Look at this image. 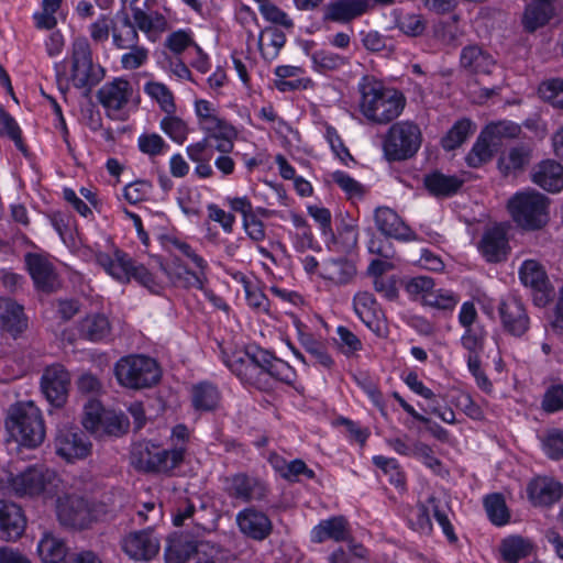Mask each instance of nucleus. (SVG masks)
Masks as SVG:
<instances>
[{"label": "nucleus", "mask_w": 563, "mask_h": 563, "mask_svg": "<svg viewBox=\"0 0 563 563\" xmlns=\"http://www.w3.org/2000/svg\"><path fill=\"white\" fill-rule=\"evenodd\" d=\"M360 92L362 113L367 120L377 124L394 121L406 106V98L401 92L385 88L380 82L367 77L360 84Z\"/></svg>", "instance_id": "1"}, {"label": "nucleus", "mask_w": 563, "mask_h": 563, "mask_svg": "<svg viewBox=\"0 0 563 563\" xmlns=\"http://www.w3.org/2000/svg\"><path fill=\"white\" fill-rule=\"evenodd\" d=\"M3 489L18 497H47L56 494L59 478L57 474L45 465L27 466L24 471L5 474L1 481Z\"/></svg>", "instance_id": "2"}, {"label": "nucleus", "mask_w": 563, "mask_h": 563, "mask_svg": "<svg viewBox=\"0 0 563 563\" xmlns=\"http://www.w3.org/2000/svg\"><path fill=\"white\" fill-rule=\"evenodd\" d=\"M5 426L10 434L27 448L38 446L45 438L41 410L33 401L18 402L9 409Z\"/></svg>", "instance_id": "3"}, {"label": "nucleus", "mask_w": 563, "mask_h": 563, "mask_svg": "<svg viewBox=\"0 0 563 563\" xmlns=\"http://www.w3.org/2000/svg\"><path fill=\"white\" fill-rule=\"evenodd\" d=\"M422 143L419 125L405 120L393 123L383 137V151L388 162H401L412 158Z\"/></svg>", "instance_id": "4"}, {"label": "nucleus", "mask_w": 563, "mask_h": 563, "mask_svg": "<svg viewBox=\"0 0 563 563\" xmlns=\"http://www.w3.org/2000/svg\"><path fill=\"white\" fill-rule=\"evenodd\" d=\"M550 199L537 191L526 190L516 194L508 201V209L514 221L521 228L537 230L549 221Z\"/></svg>", "instance_id": "5"}, {"label": "nucleus", "mask_w": 563, "mask_h": 563, "mask_svg": "<svg viewBox=\"0 0 563 563\" xmlns=\"http://www.w3.org/2000/svg\"><path fill=\"white\" fill-rule=\"evenodd\" d=\"M119 384L131 389L150 388L161 379L157 362L145 355H129L121 357L114 366Z\"/></svg>", "instance_id": "6"}, {"label": "nucleus", "mask_w": 563, "mask_h": 563, "mask_svg": "<svg viewBox=\"0 0 563 563\" xmlns=\"http://www.w3.org/2000/svg\"><path fill=\"white\" fill-rule=\"evenodd\" d=\"M104 77L103 68L93 62L92 49L86 37H77L71 44L68 80L75 88L88 95Z\"/></svg>", "instance_id": "7"}, {"label": "nucleus", "mask_w": 563, "mask_h": 563, "mask_svg": "<svg viewBox=\"0 0 563 563\" xmlns=\"http://www.w3.org/2000/svg\"><path fill=\"white\" fill-rule=\"evenodd\" d=\"M185 448L163 449L151 442L143 441L133 444L131 464L139 471L168 473L184 461Z\"/></svg>", "instance_id": "8"}, {"label": "nucleus", "mask_w": 563, "mask_h": 563, "mask_svg": "<svg viewBox=\"0 0 563 563\" xmlns=\"http://www.w3.org/2000/svg\"><path fill=\"white\" fill-rule=\"evenodd\" d=\"M183 256H174L165 264L163 271L170 280L184 288L203 289L207 283V262L194 249H180Z\"/></svg>", "instance_id": "9"}, {"label": "nucleus", "mask_w": 563, "mask_h": 563, "mask_svg": "<svg viewBox=\"0 0 563 563\" xmlns=\"http://www.w3.org/2000/svg\"><path fill=\"white\" fill-rule=\"evenodd\" d=\"M109 509L104 503L90 501L78 495L58 499L57 516L62 525L84 529L92 521L101 519Z\"/></svg>", "instance_id": "10"}, {"label": "nucleus", "mask_w": 563, "mask_h": 563, "mask_svg": "<svg viewBox=\"0 0 563 563\" xmlns=\"http://www.w3.org/2000/svg\"><path fill=\"white\" fill-rule=\"evenodd\" d=\"M97 263L113 278L120 282L136 279L143 286L152 289L155 286L153 275L143 266H135L133 261L120 249H107L96 254Z\"/></svg>", "instance_id": "11"}, {"label": "nucleus", "mask_w": 563, "mask_h": 563, "mask_svg": "<svg viewBox=\"0 0 563 563\" xmlns=\"http://www.w3.org/2000/svg\"><path fill=\"white\" fill-rule=\"evenodd\" d=\"M432 511L434 519L442 528L443 533L448 538L449 542L455 543L457 537L454 532V528L446 515L445 506L441 505L440 500L434 497H428L426 503H418L410 514V527L424 536H431L433 526L430 518Z\"/></svg>", "instance_id": "12"}, {"label": "nucleus", "mask_w": 563, "mask_h": 563, "mask_svg": "<svg viewBox=\"0 0 563 563\" xmlns=\"http://www.w3.org/2000/svg\"><path fill=\"white\" fill-rule=\"evenodd\" d=\"M521 283L531 289L532 301L537 307H545L555 297L554 287L551 284L543 267L536 261H525L519 271Z\"/></svg>", "instance_id": "13"}, {"label": "nucleus", "mask_w": 563, "mask_h": 563, "mask_svg": "<svg viewBox=\"0 0 563 563\" xmlns=\"http://www.w3.org/2000/svg\"><path fill=\"white\" fill-rule=\"evenodd\" d=\"M70 387V374L62 364L47 366L41 377V390L55 408L65 405Z\"/></svg>", "instance_id": "14"}, {"label": "nucleus", "mask_w": 563, "mask_h": 563, "mask_svg": "<svg viewBox=\"0 0 563 563\" xmlns=\"http://www.w3.org/2000/svg\"><path fill=\"white\" fill-rule=\"evenodd\" d=\"M498 312L503 329L508 334L520 338L529 330V316L523 302L517 296H508L501 299Z\"/></svg>", "instance_id": "15"}, {"label": "nucleus", "mask_w": 563, "mask_h": 563, "mask_svg": "<svg viewBox=\"0 0 563 563\" xmlns=\"http://www.w3.org/2000/svg\"><path fill=\"white\" fill-rule=\"evenodd\" d=\"M122 551L133 560L150 561L159 551V541L151 528L130 532L121 540Z\"/></svg>", "instance_id": "16"}, {"label": "nucleus", "mask_w": 563, "mask_h": 563, "mask_svg": "<svg viewBox=\"0 0 563 563\" xmlns=\"http://www.w3.org/2000/svg\"><path fill=\"white\" fill-rule=\"evenodd\" d=\"M460 67L470 76H489L497 67L493 55L478 44H471L462 48Z\"/></svg>", "instance_id": "17"}, {"label": "nucleus", "mask_w": 563, "mask_h": 563, "mask_svg": "<svg viewBox=\"0 0 563 563\" xmlns=\"http://www.w3.org/2000/svg\"><path fill=\"white\" fill-rule=\"evenodd\" d=\"M56 453L67 462L87 457L91 451V443L84 432L73 429L59 430L55 438Z\"/></svg>", "instance_id": "18"}, {"label": "nucleus", "mask_w": 563, "mask_h": 563, "mask_svg": "<svg viewBox=\"0 0 563 563\" xmlns=\"http://www.w3.org/2000/svg\"><path fill=\"white\" fill-rule=\"evenodd\" d=\"M227 493L231 498L243 503L263 501L267 497V487L264 483L245 473H239L227 478Z\"/></svg>", "instance_id": "19"}, {"label": "nucleus", "mask_w": 563, "mask_h": 563, "mask_svg": "<svg viewBox=\"0 0 563 563\" xmlns=\"http://www.w3.org/2000/svg\"><path fill=\"white\" fill-rule=\"evenodd\" d=\"M240 531L255 541H263L273 531V523L268 516L254 507H247L236 515Z\"/></svg>", "instance_id": "20"}, {"label": "nucleus", "mask_w": 563, "mask_h": 563, "mask_svg": "<svg viewBox=\"0 0 563 563\" xmlns=\"http://www.w3.org/2000/svg\"><path fill=\"white\" fill-rule=\"evenodd\" d=\"M530 178L548 192H560L563 189V166L554 159H544L531 168Z\"/></svg>", "instance_id": "21"}, {"label": "nucleus", "mask_w": 563, "mask_h": 563, "mask_svg": "<svg viewBox=\"0 0 563 563\" xmlns=\"http://www.w3.org/2000/svg\"><path fill=\"white\" fill-rule=\"evenodd\" d=\"M29 325L24 307L11 298L0 299V329L12 338L21 335Z\"/></svg>", "instance_id": "22"}, {"label": "nucleus", "mask_w": 563, "mask_h": 563, "mask_svg": "<svg viewBox=\"0 0 563 563\" xmlns=\"http://www.w3.org/2000/svg\"><path fill=\"white\" fill-rule=\"evenodd\" d=\"M558 0H530L525 7L521 23L523 30L533 33L545 26L556 15Z\"/></svg>", "instance_id": "23"}, {"label": "nucleus", "mask_w": 563, "mask_h": 563, "mask_svg": "<svg viewBox=\"0 0 563 563\" xmlns=\"http://www.w3.org/2000/svg\"><path fill=\"white\" fill-rule=\"evenodd\" d=\"M368 0H335L324 8L323 22L349 23L369 9Z\"/></svg>", "instance_id": "24"}, {"label": "nucleus", "mask_w": 563, "mask_h": 563, "mask_svg": "<svg viewBox=\"0 0 563 563\" xmlns=\"http://www.w3.org/2000/svg\"><path fill=\"white\" fill-rule=\"evenodd\" d=\"M25 517L20 506L0 500V539L14 541L24 532Z\"/></svg>", "instance_id": "25"}, {"label": "nucleus", "mask_w": 563, "mask_h": 563, "mask_svg": "<svg viewBox=\"0 0 563 563\" xmlns=\"http://www.w3.org/2000/svg\"><path fill=\"white\" fill-rule=\"evenodd\" d=\"M532 158V148L529 145L520 144L505 151L498 159L500 173L508 177H517L529 166Z\"/></svg>", "instance_id": "26"}, {"label": "nucleus", "mask_w": 563, "mask_h": 563, "mask_svg": "<svg viewBox=\"0 0 563 563\" xmlns=\"http://www.w3.org/2000/svg\"><path fill=\"white\" fill-rule=\"evenodd\" d=\"M131 95V84L126 79L117 78L103 85L97 92V98L104 108L119 111L128 103Z\"/></svg>", "instance_id": "27"}, {"label": "nucleus", "mask_w": 563, "mask_h": 563, "mask_svg": "<svg viewBox=\"0 0 563 563\" xmlns=\"http://www.w3.org/2000/svg\"><path fill=\"white\" fill-rule=\"evenodd\" d=\"M528 496L534 506H550L563 495L562 485L549 477H537L528 485Z\"/></svg>", "instance_id": "28"}, {"label": "nucleus", "mask_w": 563, "mask_h": 563, "mask_svg": "<svg viewBox=\"0 0 563 563\" xmlns=\"http://www.w3.org/2000/svg\"><path fill=\"white\" fill-rule=\"evenodd\" d=\"M375 222L378 230L386 236L398 241H410L412 231L389 208L380 207L375 211Z\"/></svg>", "instance_id": "29"}, {"label": "nucleus", "mask_w": 563, "mask_h": 563, "mask_svg": "<svg viewBox=\"0 0 563 563\" xmlns=\"http://www.w3.org/2000/svg\"><path fill=\"white\" fill-rule=\"evenodd\" d=\"M354 310L358 318L373 331L379 332L380 317L383 314L375 297L368 291H362L355 295Z\"/></svg>", "instance_id": "30"}, {"label": "nucleus", "mask_w": 563, "mask_h": 563, "mask_svg": "<svg viewBox=\"0 0 563 563\" xmlns=\"http://www.w3.org/2000/svg\"><path fill=\"white\" fill-rule=\"evenodd\" d=\"M119 22L112 24L111 36L118 49H128L139 43L140 35L129 13L123 8L117 14Z\"/></svg>", "instance_id": "31"}, {"label": "nucleus", "mask_w": 563, "mask_h": 563, "mask_svg": "<svg viewBox=\"0 0 563 563\" xmlns=\"http://www.w3.org/2000/svg\"><path fill=\"white\" fill-rule=\"evenodd\" d=\"M350 538V529L347 520L342 517H332L328 520H322L312 530V541L317 543L324 542L325 540H334L336 542L346 541Z\"/></svg>", "instance_id": "32"}, {"label": "nucleus", "mask_w": 563, "mask_h": 563, "mask_svg": "<svg viewBox=\"0 0 563 563\" xmlns=\"http://www.w3.org/2000/svg\"><path fill=\"white\" fill-rule=\"evenodd\" d=\"M77 330L80 339L100 342L110 334L111 325L104 314L93 313L80 320Z\"/></svg>", "instance_id": "33"}, {"label": "nucleus", "mask_w": 563, "mask_h": 563, "mask_svg": "<svg viewBox=\"0 0 563 563\" xmlns=\"http://www.w3.org/2000/svg\"><path fill=\"white\" fill-rule=\"evenodd\" d=\"M198 541L191 540L188 536H174L168 539L165 549L166 563H187L192 560Z\"/></svg>", "instance_id": "34"}, {"label": "nucleus", "mask_w": 563, "mask_h": 563, "mask_svg": "<svg viewBox=\"0 0 563 563\" xmlns=\"http://www.w3.org/2000/svg\"><path fill=\"white\" fill-rule=\"evenodd\" d=\"M25 263L30 275L38 287L46 289L52 286L54 278L53 265L45 255L27 253Z\"/></svg>", "instance_id": "35"}, {"label": "nucleus", "mask_w": 563, "mask_h": 563, "mask_svg": "<svg viewBox=\"0 0 563 563\" xmlns=\"http://www.w3.org/2000/svg\"><path fill=\"white\" fill-rule=\"evenodd\" d=\"M221 395L216 385L201 382L191 387V404L198 411H213L219 407Z\"/></svg>", "instance_id": "36"}, {"label": "nucleus", "mask_w": 563, "mask_h": 563, "mask_svg": "<svg viewBox=\"0 0 563 563\" xmlns=\"http://www.w3.org/2000/svg\"><path fill=\"white\" fill-rule=\"evenodd\" d=\"M423 184L431 195L448 197L457 192L463 185V180L456 176L433 172L424 176Z\"/></svg>", "instance_id": "37"}, {"label": "nucleus", "mask_w": 563, "mask_h": 563, "mask_svg": "<svg viewBox=\"0 0 563 563\" xmlns=\"http://www.w3.org/2000/svg\"><path fill=\"white\" fill-rule=\"evenodd\" d=\"M260 361L264 364L265 374H267L268 387L271 386V379L279 380L283 383L290 384L295 378V372L288 363L280 358L275 357L268 351L263 350Z\"/></svg>", "instance_id": "38"}, {"label": "nucleus", "mask_w": 563, "mask_h": 563, "mask_svg": "<svg viewBox=\"0 0 563 563\" xmlns=\"http://www.w3.org/2000/svg\"><path fill=\"white\" fill-rule=\"evenodd\" d=\"M37 553L43 563H60L67 555V547L63 540L46 534L37 544Z\"/></svg>", "instance_id": "39"}, {"label": "nucleus", "mask_w": 563, "mask_h": 563, "mask_svg": "<svg viewBox=\"0 0 563 563\" xmlns=\"http://www.w3.org/2000/svg\"><path fill=\"white\" fill-rule=\"evenodd\" d=\"M261 354H263V350L260 347L238 351L229 356L225 363L231 372L244 383V373H247L252 362L261 363Z\"/></svg>", "instance_id": "40"}, {"label": "nucleus", "mask_w": 563, "mask_h": 563, "mask_svg": "<svg viewBox=\"0 0 563 563\" xmlns=\"http://www.w3.org/2000/svg\"><path fill=\"white\" fill-rule=\"evenodd\" d=\"M531 550V543L519 536L503 540L500 545L501 555L508 563H518L521 559L527 558Z\"/></svg>", "instance_id": "41"}, {"label": "nucleus", "mask_w": 563, "mask_h": 563, "mask_svg": "<svg viewBox=\"0 0 563 563\" xmlns=\"http://www.w3.org/2000/svg\"><path fill=\"white\" fill-rule=\"evenodd\" d=\"M484 506L489 520L496 526H504L509 521L510 515L501 494H492L485 497Z\"/></svg>", "instance_id": "42"}, {"label": "nucleus", "mask_w": 563, "mask_h": 563, "mask_svg": "<svg viewBox=\"0 0 563 563\" xmlns=\"http://www.w3.org/2000/svg\"><path fill=\"white\" fill-rule=\"evenodd\" d=\"M324 269L328 278L339 284L347 283L356 274L354 264L341 257L327 261Z\"/></svg>", "instance_id": "43"}, {"label": "nucleus", "mask_w": 563, "mask_h": 563, "mask_svg": "<svg viewBox=\"0 0 563 563\" xmlns=\"http://www.w3.org/2000/svg\"><path fill=\"white\" fill-rule=\"evenodd\" d=\"M471 121L463 119L457 121L442 137L441 144L445 151H453L461 146L471 132Z\"/></svg>", "instance_id": "44"}, {"label": "nucleus", "mask_w": 563, "mask_h": 563, "mask_svg": "<svg viewBox=\"0 0 563 563\" xmlns=\"http://www.w3.org/2000/svg\"><path fill=\"white\" fill-rule=\"evenodd\" d=\"M406 292L412 299L420 298L422 302L426 300L427 295L434 288V279L429 276H415L402 280Z\"/></svg>", "instance_id": "45"}, {"label": "nucleus", "mask_w": 563, "mask_h": 563, "mask_svg": "<svg viewBox=\"0 0 563 563\" xmlns=\"http://www.w3.org/2000/svg\"><path fill=\"white\" fill-rule=\"evenodd\" d=\"M510 224L499 223L487 227L479 246H507L510 241Z\"/></svg>", "instance_id": "46"}, {"label": "nucleus", "mask_w": 563, "mask_h": 563, "mask_svg": "<svg viewBox=\"0 0 563 563\" xmlns=\"http://www.w3.org/2000/svg\"><path fill=\"white\" fill-rule=\"evenodd\" d=\"M459 300V296L451 290L432 288L423 305L439 310H453Z\"/></svg>", "instance_id": "47"}, {"label": "nucleus", "mask_w": 563, "mask_h": 563, "mask_svg": "<svg viewBox=\"0 0 563 563\" xmlns=\"http://www.w3.org/2000/svg\"><path fill=\"white\" fill-rule=\"evenodd\" d=\"M145 91L159 103L164 112L167 114L175 112L176 107L173 93L164 84L155 81L147 82Z\"/></svg>", "instance_id": "48"}, {"label": "nucleus", "mask_w": 563, "mask_h": 563, "mask_svg": "<svg viewBox=\"0 0 563 563\" xmlns=\"http://www.w3.org/2000/svg\"><path fill=\"white\" fill-rule=\"evenodd\" d=\"M540 97L554 108L563 109V79L553 78L543 81L539 87Z\"/></svg>", "instance_id": "49"}, {"label": "nucleus", "mask_w": 563, "mask_h": 563, "mask_svg": "<svg viewBox=\"0 0 563 563\" xmlns=\"http://www.w3.org/2000/svg\"><path fill=\"white\" fill-rule=\"evenodd\" d=\"M301 344L306 352L314 358L316 363L325 368H330L333 365L332 357L329 355L324 344L320 341H317L311 335H305L301 338Z\"/></svg>", "instance_id": "50"}, {"label": "nucleus", "mask_w": 563, "mask_h": 563, "mask_svg": "<svg viewBox=\"0 0 563 563\" xmlns=\"http://www.w3.org/2000/svg\"><path fill=\"white\" fill-rule=\"evenodd\" d=\"M63 0H43L42 12L34 14V20L38 29L52 30L56 26L57 20L55 13L60 8Z\"/></svg>", "instance_id": "51"}, {"label": "nucleus", "mask_w": 563, "mask_h": 563, "mask_svg": "<svg viewBox=\"0 0 563 563\" xmlns=\"http://www.w3.org/2000/svg\"><path fill=\"white\" fill-rule=\"evenodd\" d=\"M103 412L98 401L92 400L85 405L81 423L91 433H99L103 421Z\"/></svg>", "instance_id": "52"}, {"label": "nucleus", "mask_w": 563, "mask_h": 563, "mask_svg": "<svg viewBox=\"0 0 563 563\" xmlns=\"http://www.w3.org/2000/svg\"><path fill=\"white\" fill-rule=\"evenodd\" d=\"M312 60L316 68L321 71L335 70L349 63L345 57L327 51L313 53Z\"/></svg>", "instance_id": "53"}, {"label": "nucleus", "mask_w": 563, "mask_h": 563, "mask_svg": "<svg viewBox=\"0 0 563 563\" xmlns=\"http://www.w3.org/2000/svg\"><path fill=\"white\" fill-rule=\"evenodd\" d=\"M129 429V420L123 413L112 411L103 412L101 430L109 435H121Z\"/></svg>", "instance_id": "54"}, {"label": "nucleus", "mask_w": 563, "mask_h": 563, "mask_svg": "<svg viewBox=\"0 0 563 563\" xmlns=\"http://www.w3.org/2000/svg\"><path fill=\"white\" fill-rule=\"evenodd\" d=\"M161 128L176 143L183 144L187 139L188 128L178 117L167 115L162 120Z\"/></svg>", "instance_id": "55"}, {"label": "nucleus", "mask_w": 563, "mask_h": 563, "mask_svg": "<svg viewBox=\"0 0 563 563\" xmlns=\"http://www.w3.org/2000/svg\"><path fill=\"white\" fill-rule=\"evenodd\" d=\"M492 158V150L486 137L481 136L466 156V163L471 167H479Z\"/></svg>", "instance_id": "56"}, {"label": "nucleus", "mask_w": 563, "mask_h": 563, "mask_svg": "<svg viewBox=\"0 0 563 563\" xmlns=\"http://www.w3.org/2000/svg\"><path fill=\"white\" fill-rule=\"evenodd\" d=\"M0 133L7 134L20 151L25 152L21 130L13 117L4 110H0Z\"/></svg>", "instance_id": "57"}, {"label": "nucleus", "mask_w": 563, "mask_h": 563, "mask_svg": "<svg viewBox=\"0 0 563 563\" xmlns=\"http://www.w3.org/2000/svg\"><path fill=\"white\" fill-rule=\"evenodd\" d=\"M332 179L346 192L349 198H362L365 194L364 187L343 172H334L332 174Z\"/></svg>", "instance_id": "58"}, {"label": "nucleus", "mask_w": 563, "mask_h": 563, "mask_svg": "<svg viewBox=\"0 0 563 563\" xmlns=\"http://www.w3.org/2000/svg\"><path fill=\"white\" fill-rule=\"evenodd\" d=\"M485 331L481 327L465 329L461 343L468 353H481L484 349Z\"/></svg>", "instance_id": "59"}, {"label": "nucleus", "mask_w": 563, "mask_h": 563, "mask_svg": "<svg viewBox=\"0 0 563 563\" xmlns=\"http://www.w3.org/2000/svg\"><path fill=\"white\" fill-rule=\"evenodd\" d=\"M542 409L547 412L563 410V385L550 386L542 399Z\"/></svg>", "instance_id": "60"}, {"label": "nucleus", "mask_w": 563, "mask_h": 563, "mask_svg": "<svg viewBox=\"0 0 563 563\" xmlns=\"http://www.w3.org/2000/svg\"><path fill=\"white\" fill-rule=\"evenodd\" d=\"M129 53L121 57V65L124 69L133 70L141 67L147 59L148 51L139 44L129 47Z\"/></svg>", "instance_id": "61"}, {"label": "nucleus", "mask_w": 563, "mask_h": 563, "mask_svg": "<svg viewBox=\"0 0 563 563\" xmlns=\"http://www.w3.org/2000/svg\"><path fill=\"white\" fill-rule=\"evenodd\" d=\"M136 516L140 523L156 525L163 518V506L154 500L143 503L141 508L137 509Z\"/></svg>", "instance_id": "62"}, {"label": "nucleus", "mask_w": 563, "mask_h": 563, "mask_svg": "<svg viewBox=\"0 0 563 563\" xmlns=\"http://www.w3.org/2000/svg\"><path fill=\"white\" fill-rule=\"evenodd\" d=\"M545 453L554 460L563 457V431L552 430L543 439Z\"/></svg>", "instance_id": "63"}, {"label": "nucleus", "mask_w": 563, "mask_h": 563, "mask_svg": "<svg viewBox=\"0 0 563 563\" xmlns=\"http://www.w3.org/2000/svg\"><path fill=\"white\" fill-rule=\"evenodd\" d=\"M192 560L195 563H217L220 560V548L206 541H198Z\"/></svg>", "instance_id": "64"}]
</instances>
